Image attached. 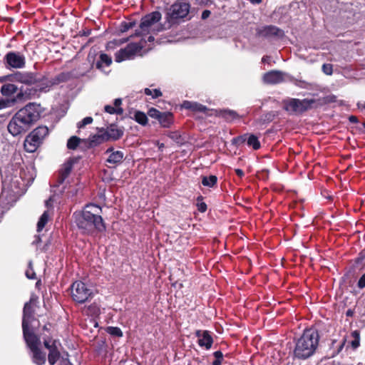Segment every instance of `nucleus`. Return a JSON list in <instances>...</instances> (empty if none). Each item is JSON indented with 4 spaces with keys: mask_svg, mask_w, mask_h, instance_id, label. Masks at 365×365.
Here are the masks:
<instances>
[{
    "mask_svg": "<svg viewBox=\"0 0 365 365\" xmlns=\"http://www.w3.org/2000/svg\"><path fill=\"white\" fill-rule=\"evenodd\" d=\"M4 62L8 68L21 69L25 67L26 57L19 52L10 51L4 56Z\"/></svg>",
    "mask_w": 365,
    "mask_h": 365,
    "instance_id": "nucleus-10",
    "label": "nucleus"
},
{
    "mask_svg": "<svg viewBox=\"0 0 365 365\" xmlns=\"http://www.w3.org/2000/svg\"><path fill=\"white\" fill-rule=\"evenodd\" d=\"M140 47L136 43L128 44L125 48L120 49L115 54V61L121 62L126 59L131 58L135 54L139 51Z\"/></svg>",
    "mask_w": 365,
    "mask_h": 365,
    "instance_id": "nucleus-11",
    "label": "nucleus"
},
{
    "mask_svg": "<svg viewBox=\"0 0 365 365\" xmlns=\"http://www.w3.org/2000/svg\"><path fill=\"white\" fill-rule=\"evenodd\" d=\"M53 201V197H50L48 200H47L46 201V202H45L46 206L47 207H52Z\"/></svg>",
    "mask_w": 365,
    "mask_h": 365,
    "instance_id": "nucleus-51",
    "label": "nucleus"
},
{
    "mask_svg": "<svg viewBox=\"0 0 365 365\" xmlns=\"http://www.w3.org/2000/svg\"><path fill=\"white\" fill-rule=\"evenodd\" d=\"M104 110L109 114H113L114 113V107L110 105H107L104 107Z\"/></svg>",
    "mask_w": 365,
    "mask_h": 365,
    "instance_id": "nucleus-44",
    "label": "nucleus"
},
{
    "mask_svg": "<svg viewBox=\"0 0 365 365\" xmlns=\"http://www.w3.org/2000/svg\"><path fill=\"white\" fill-rule=\"evenodd\" d=\"M247 133L233 138L231 140L232 145L238 148L246 142Z\"/></svg>",
    "mask_w": 365,
    "mask_h": 365,
    "instance_id": "nucleus-30",
    "label": "nucleus"
},
{
    "mask_svg": "<svg viewBox=\"0 0 365 365\" xmlns=\"http://www.w3.org/2000/svg\"><path fill=\"white\" fill-rule=\"evenodd\" d=\"M98 138H99V137L93 136V139L90 140L91 145L94 144L96 143H98Z\"/></svg>",
    "mask_w": 365,
    "mask_h": 365,
    "instance_id": "nucleus-56",
    "label": "nucleus"
},
{
    "mask_svg": "<svg viewBox=\"0 0 365 365\" xmlns=\"http://www.w3.org/2000/svg\"><path fill=\"white\" fill-rule=\"evenodd\" d=\"M257 34L259 36H262V37H265V38H269V37H272V36L282 38L284 36V33L281 29H279L275 26H273V25H269V26H263L262 28L258 29Z\"/></svg>",
    "mask_w": 365,
    "mask_h": 365,
    "instance_id": "nucleus-13",
    "label": "nucleus"
},
{
    "mask_svg": "<svg viewBox=\"0 0 365 365\" xmlns=\"http://www.w3.org/2000/svg\"><path fill=\"white\" fill-rule=\"evenodd\" d=\"M202 331L201 330H197L195 332V336L198 338V339H200L202 337Z\"/></svg>",
    "mask_w": 365,
    "mask_h": 365,
    "instance_id": "nucleus-57",
    "label": "nucleus"
},
{
    "mask_svg": "<svg viewBox=\"0 0 365 365\" xmlns=\"http://www.w3.org/2000/svg\"><path fill=\"white\" fill-rule=\"evenodd\" d=\"M108 330L110 334H112V335L114 334V328L113 327H108Z\"/></svg>",
    "mask_w": 365,
    "mask_h": 365,
    "instance_id": "nucleus-60",
    "label": "nucleus"
},
{
    "mask_svg": "<svg viewBox=\"0 0 365 365\" xmlns=\"http://www.w3.org/2000/svg\"><path fill=\"white\" fill-rule=\"evenodd\" d=\"M211 14V11L210 10H204L202 13L201 18L205 20L207 19Z\"/></svg>",
    "mask_w": 365,
    "mask_h": 365,
    "instance_id": "nucleus-45",
    "label": "nucleus"
},
{
    "mask_svg": "<svg viewBox=\"0 0 365 365\" xmlns=\"http://www.w3.org/2000/svg\"><path fill=\"white\" fill-rule=\"evenodd\" d=\"M198 344L201 347H205L206 349H210L213 344V339L209 331L205 330L202 331V337L198 339Z\"/></svg>",
    "mask_w": 365,
    "mask_h": 365,
    "instance_id": "nucleus-20",
    "label": "nucleus"
},
{
    "mask_svg": "<svg viewBox=\"0 0 365 365\" xmlns=\"http://www.w3.org/2000/svg\"><path fill=\"white\" fill-rule=\"evenodd\" d=\"M153 40H154V37H153V36H150L148 37V41H153Z\"/></svg>",
    "mask_w": 365,
    "mask_h": 365,
    "instance_id": "nucleus-64",
    "label": "nucleus"
},
{
    "mask_svg": "<svg viewBox=\"0 0 365 365\" xmlns=\"http://www.w3.org/2000/svg\"><path fill=\"white\" fill-rule=\"evenodd\" d=\"M73 167V163L71 161H68L64 163L62 169L61 170V182H62L70 174Z\"/></svg>",
    "mask_w": 365,
    "mask_h": 365,
    "instance_id": "nucleus-28",
    "label": "nucleus"
},
{
    "mask_svg": "<svg viewBox=\"0 0 365 365\" xmlns=\"http://www.w3.org/2000/svg\"><path fill=\"white\" fill-rule=\"evenodd\" d=\"M31 307L29 303H26L24 308V318L23 322L26 320V324L29 325V323L30 322V318L31 317Z\"/></svg>",
    "mask_w": 365,
    "mask_h": 365,
    "instance_id": "nucleus-34",
    "label": "nucleus"
},
{
    "mask_svg": "<svg viewBox=\"0 0 365 365\" xmlns=\"http://www.w3.org/2000/svg\"><path fill=\"white\" fill-rule=\"evenodd\" d=\"M235 171L236 175L238 177H240V178H242L245 175V173L242 169L237 168V169H235Z\"/></svg>",
    "mask_w": 365,
    "mask_h": 365,
    "instance_id": "nucleus-47",
    "label": "nucleus"
},
{
    "mask_svg": "<svg viewBox=\"0 0 365 365\" xmlns=\"http://www.w3.org/2000/svg\"><path fill=\"white\" fill-rule=\"evenodd\" d=\"M128 361L125 360V361H123V360H121L118 365H125Z\"/></svg>",
    "mask_w": 365,
    "mask_h": 365,
    "instance_id": "nucleus-63",
    "label": "nucleus"
},
{
    "mask_svg": "<svg viewBox=\"0 0 365 365\" xmlns=\"http://www.w3.org/2000/svg\"><path fill=\"white\" fill-rule=\"evenodd\" d=\"M197 210L202 213L206 212L207 209V204L203 202V197L202 195H200L197 198Z\"/></svg>",
    "mask_w": 365,
    "mask_h": 365,
    "instance_id": "nucleus-35",
    "label": "nucleus"
},
{
    "mask_svg": "<svg viewBox=\"0 0 365 365\" xmlns=\"http://www.w3.org/2000/svg\"><path fill=\"white\" fill-rule=\"evenodd\" d=\"M161 19L160 12L155 11L144 16L140 21L139 29L135 31L136 36H142L148 34L150 28Z\"/></svg>",
    "mask_w": 365,
    "mask_h": 365,
    "instance_id": "nucleus-7",
    "label": "nucleus"
},
{
    "mask_svg": "<svg viewBox=\"0 0 365 365\" xmlns=\"http://www.w3.org/2000/svg\"><path fill=\"white\" fill-rule=\"evenodd\" d=\"M123 113V110L120 106L115 107V114L116 115H121Z\"/></svg>",
    "mask_w": 365,
    "mask_h": 365,
    "instance_id": "nucleus-54",
    "label": "nucleus"
},
{
    "mask_svg": "<svg viewBox=\"0 0 365 365\" xmlns=\"http://www.w3.org/2000/svg\"><path fill=\"white\" fill-rule=\"evenodd\" d=\"M50 218V214L48 211H45L40 217L37 223V232H40L43 230L46 223L48 222Z\"/></svg>",
    "mask_w": 365,
    "mask_h": 365,
    "instance_id": "nucleus-27",
    "label": "nucleus"
},
{
    "mask_svg": "<svg viewBox=\"0 0 365 365\" xmlns=\"http://www.w3.org/2000/svg\"><path fill=\"white\" fill-rule=\"evenodd\" d=\"M43 111L36 103H30L18 110L8 124V130L13 136L26 133L38 120Z\"/></svg>",
    "mask_w": 365,
    "mask_h": 365,
    "instance_id": "nucleus-1",
    "label": "nucleus"
},
{
    "mask_svg": "<svg viewBox=\"0 0 365 365\" xmlns=\"http://www.w3.org/2000/svg\"><path fill=\"white\" fill-rule=\"evenodd\" d=\"M44 346L46 349L49 350L48 354V362L51 365H53L57 360L59 359L60 352L58 350V346H60V343L56 340L53 341H44Z\"/></svg>",
    "mask_w": 365,
    "mask_h": 365,
    "instance_id": "nucleus-12",
    "label": "nucleus"
},
{
    "mask_svg": "<svg viewBox=\"0 0 365 365\" xmlns=\"http://www.w3.org/2000/svg\"><path fill=\"white\" fill-rule=\"evenodd\" d=\"M315 99L290 98L284 101V109L292 114H302L313 108Z\"/></svg>",
    "mask_w": 365,
    "mask_h": 365,
    "instance_id": "nucleus-4",
    "label": "nucleus"
},
{
    "mask_svg": "<svg viewBox=\"0 0 365 365\" xmlns=\"http://www.w3.org/2000/svg\"><path fill=\"white\" fill-rule=\"evenodd\" d=\"M349 120L350 123H359L358 118L356 115H350L349 117Z\"/></svg>",
    "mask_w": 365,
    "mask_h": 365,
    "instance_id": "nucleus-48",
    "label": "nucleus"
},
{
    "mask_svg": "<svg viewBox=\"0 0 365 365\" xmlns=\"http://www.w3.org/2000/svg\"><path fill=\"white\" fill-rule=\"evenodd\" d=\"M30 134L42 143L43 139L48 135V128L46 126H38L34 129Z\"/></svg>",
    "mask_w": 365,
    "mask_h": 365,
    "instance_id": "nucleus-22",
    "label": "nucleus"
},
{
    "mask_svg": "<svg viewBox=\"0 0 365 365\" xmlns=\"http://www.w3.org/2000/svg\"><path fill=\"white\" fill-rule=\"evenodd\" d=\"M168 137L172 139L178 144H182L184 142V138L182 137V135L178 131L169 132L168 134Z\"/></svg>",
    "mask_w": 365,
    "mask_h": 365,
    "instance_id": "nucleus-29",
    "label": "nucleus"
},
{
    "mask_svg": "<svg viewBox=\"0 0 365 365\" xmlns=\"http://www.w3.org/2000/svg\"><path fill=\"white\" fill-rule=\"evenodd\" d=\"M322 71L327 75H331L333 73V66L329 63H324L322 66Z\"/></svg>",
    "mask_w": 365,
    "mask_h": 365,
    "instance_id": "nucleus-39",
    "label": "nucleus"
},
{
    "mask_svg": "<svg viewBox=\"0 0 365 365\" xmlns=\"http://www.w3.org/2000/svg\"><path fill=\"white\" fill-rule=\"evenodd\" d=\"M246 143L248 147L252 148L255 150H257L261 148V143L257 136L252 133H247Z\"/></svg>",
    "mask_w": 365,
    "mask_h": 365,
    "instance_id": "nucleus-24",
    "label": "nucleus"
},
{
    "mask_svg": "<svg viewBox=\"0 0 365 365\" xmlns=\"http://www.w3.org/2000/svg\"><path fill=\"white\" fill-rule=\"evenodd\" d=\"M101 208L94 204L87 205L82 211L73 214L75 222L83 232L91 233L103 230L104 225L101 215Z\"/></svg>",
    "mask_w": 365,
    "mask_h": 365,
    "instance_id": "nucleus-3",
    "label": "nucleus"
},
{
    "mask_svg": "<svg viewBox=\"0 0 365 365\" xmlns=\"http://www.w3.org/2000/svg\"><path fill=\"white\" fill-rule=\"evenodd\" d=\"M219 115L227 122H232L240 118V115L236 111L230 109L220 110Z\"/></svg>",
    "mask_w": 365,
    "mask_h": 365,
    "instance_id": "nucleus-21",
    "label": "nucleus"
},
{
    "mask_svg": "<svg viewBox=\"0 0 365 365\" xmlns=\"http://www.w3.org/2000/svg\"><path fill=\"white\" fill-rule=\"evenodd\" d=\"M14 83L8 81L1 86V93L3 96H11L17 92L18 87Z\"/></svg>",
    "mask_w": 365,
    "mask_h": 365,
    "instance_id": "nucleus-23",
    "label": "nucleus"
},
{
    "mask_svg": "<svg viewBox=\"0 0 365 365\" xmlns=\"http://www.w3.org/2000/svg\"><path fill=\"white\" fill-rule=\"evenodd\" d=\"M354 314V312L351 309H348L346 312V315L347 317H352Z\"/></svg>",
    "mask_w": 365,
    "mask_h": 365,
    "instance_id": "nucleus-59",
    "label": "nucleus"
},
{
    "mask_svg": "<svg viewBox=\"0 0 365 365\" xmlns=\"http://www.w3.org/2000/svg\"><path fill=\"white\" fill-rule=\"evenodd\" d=\"M28 324H26V320L22 322V327L24 336L26 340V342L29 347L30 349H34L36 347H38L40 344L39 339L32 332L29 331Z\"/></svg>",
    "mask_w": 365,
    "mask_h": 365,
    "instance_id": "nucleus-14",
    "label": "nucleus"
},
{
    "mask_svg": "<svg viewBox=\"0 0 365 365\" xmlns=\"http://www.w3.org/2000/svg\"><path fill=\"white\" fill-rule=\"evenodd\" d=\"M263 81L268 84H277L284 81V73L279 71H270L263 76Z\"/></svg>",
    "mask_w": 365,
    "mask_h": 365,
    "instance_id": "nucleus-15",
    "label": "nucleus"
},
{
    "mask_svg": "<svg viewBox=\"0 0 365 365\" xmlns=\"http://www.w3.org/2000/svg\"><path fill=\"white\" fill-rule=\"evenodd\" d=\"M148 115L151 118L158 120L160 125L163 128H170L174 123V116L171 112H161L155 108H150L148 110Z\"/></svg>",
    "mask_w": 365,
    "mask_h": 365,
    "instance_id": "nucleus-9",
    "label": "nucleus"
},
{
    "mask_svg": "<svg viewBox=\"0 0 365 365\" xmlns=\"http://www.w3.org/2000/svg\"><path fill=\"white\" fill-rule=\"evenodd\" d=\"M31 352V359L34 364L37 365L44 364L46 362V354L42 352L37 346L34 349H30Z\"/></svg>",
    "mask_w": 365,
    "mask_h": 365,
    "instance_id": "nucleus-19",
    "label": "nucleus"
},
{
    "mask_svg": "<svg viewBox=\"0 0 365 365\" xmlns=\"http://www.w3.org/2000/svg\"><path fill=\"white\" fill-rule=\"evenodd\" d=\"M215 360L212 361V365H221L223 359V354L221 351H216L213 353Z\"/></svg>",
    "mask_w": 365,
    "mask_h": 365,
    "instance_id": "nucleus-37",
    "label": "nucleus"
},
{
    "mask_svg": "<svg viewBox=\"0 0 365 365\" xmlns=\"http://www.w3.org/2000/svg\"><path fill=\"white\" fill-rule=\"evenodd\" d=\"M319 329L317 325L306 328L302 335L295 340L293 358L304 361L313 356L319 347Z\"/></svg>",
    "mask_w": 365,
    "mask_h": 365,
    "instance_id": "nucleus-2",
    "label": "nucleus"
},
{
    "mask_svg": "<svg viewBox=\"0 0 365 365\" xmlns=\"http://www.w3.org/2000/svg\"><path fill=\"white\" fill-rule=\"evenodd\" d=\"M144 93L147 96H151L152 98H158L159 97H161L163 96V93L160 89H153L151 90L148 88H145L144 89Z\"/></svg>",
    "mask_w": 365,
    "mask_h": 365,
    "instance_id": "nucleus-31",
    "label": "nucleus"
},
{
    "mask_svg": "<svg viewBox=\"0 0 365 365\" xmlns=\"http://www.w3.org/2000/svg\"><path fill=\"white\" fill-rule=\"evenodd\" d=\"M4 105H5V103L4 102V101L0 100V109L2 108L3 107H4Z\"/></svg>",
    "mask_w": 365,
    "mask_h": 365,
    "instance_id": "nucleus-62",
    "label": "nucleus"
},
{
    "mask_svg": "<svg viewBox=\"0 0 365 365\" xmlns=\"http://www.w3.org/2000/svg\"><path fill=\"white\" fill-rule=\"evenodd\" d=\"M60 365H72L67 359H62Z\"/></svg>",
    "mask_w": 365,
    "mask_h": 365,
    "instance_id": "nucleus-52",
    "label": "nucleus"
},
{
    "mask_svg": "<svg viewBox=\"0 0 365 365\" xmlns=\"http://www.w3.org/2000/svg\"><path fill=\"white\" fill-rule=\"evenodd\" d=\"M112 173H113V168L111 166L108 165V168L104 170L105 175H110Z\"/></svg>",
    "mask_w": 365,
    "mask_h": 365,
    "instance_id": "nucleus-49",
    "label": "nucleus"
},
{
    "mask_svg": "<svg viewBox=\"0 0 365 365\" xmlns=\"http://www.w3.org/2000/svg\"><path fill=\"white\" fill-rule=\"evenodd\" d=\"M38 81L37 76L31 72H15L12 74L0 77V82H15L25 85H33Z\"/></svg>",
    "mask_w": 365,
    "mask_h": 365,
    "instance_id": "nucleus-6",
    "label": "nucleus"
},
{
    "mask_svg": "<svg viewBox=\"0 0 365 365\" xmlns=\"http://www.w3.org/2000/svg\"><path fill=\"white\" fill-rule=\"evenodd\" d=\"M202 185L208 187H213L217 185V178L216 175L202 176Z\"/></svg>",
    "mask_w": 365,
    "mask_h": 365,
    "instance_id": "nucleus-26",
    "label": "nucleus"
},
{
    "mask_svg": "<svg viewBox=\"0 0 365 365\" xmlns=\"http://www.w3.org/2000/svg\"><path fill=\"white\" fill-rule=\"evenodd\" d=\"M190 4L184 0L174 3L166 14V19L170 24L176 23L177 20L186 17L190 11Z\"/></svg>",
    "mask_w": 365,
    "mask_h": 365,
    "instance_id": "nucleus-5",
    "label": "nucleus"
},
{
    "mask_svg": "<svg viewBox=\"0 0 365 365\" xmlns=\"http://www.w3.org/2000/svg\"><path fill=\"white\" fill-rule=\"evenodd\" d=\"M123 135V131L119 129H115V140L120 138Z\"/></svg>",
    "mask_w": 365,
    "mask_h": 365,
    "instance_id": "nucleus-53",
    "label": "nucleus"
},
{
    "mask_svg": "<svg viewBox=\"0 0 365 365\" xmlns=\"http://www.w3.org/2000/svg\"><path fill=\"white\" fill-rule=\"evenodd\" d=\"M26 275L29 279L35 278V273L32 270H27L26 272Z\"/></svg>",
    "mask_w": 365,
    "mask_h": 365,
    "instance_id": "nucleus-46",
    "label": "nucleus"
},
{
    "mask_svg": "<svg viewBox=\"0 0 365 365\" xmlns=\"http://www.w3.org/2000/svg\"><path fill=\"white\" fill-rule=\"evenodd\" d=\"M112 62L110 56L105 53H101L100 55L99 60L96 63V66L105 73H108L110 72V69L107 70V68L110 67Z\"/></svg>",
    "mask_w": 365,
    "mask_h": 365,
    "instance_id": "nucleus-17",
    "label": "nucleus"
},
{
    "mask_svg": "<svg viewBox=\"0 0 365 365\" xmlns=\"http://www.w3.org/2000/svg\"><path fill=\"white\" fill-rule=\"evenodd\" d=\"M275 117L276 114L274 113V112H268L262 116V120L263 121V123H269L272 122Z\"/></svg>",
    "mask_w": 365,
    "mask_h": 365,
    "instance_id": "nucleus-38",
    "label": "nucleus"
},
{
    "mask_svg": "<svg viewBox=\"0 0 365 365\" xmlns=\"http://www.w3.org/2000/svg\"><path fill=\"white\" fill-rule=\"evenodd\" d=\"M91 291L82 282H76L71 287V296L78 303H83L91 296Z\"/></svg>",
    "mask_w": 365,
    "mask_h": 365,
    "instance_id": "nucleus-8",
    "label": "nucleus"
},
{
    "mask_svg": "<svg viewBox=\"0 0 365 365\" xmlns=\"http://www.w3.org/2000/svg\"><path fill=\"white\" fill-rule=\"evenodd\" d=\"M135 25V21H123L121 22L120 25V32L124 33L127 31L129 29L133 28Z\"/></svg>",
    "mask_w": 365,
    "mask_h": 365,
    "instance_id": "nucleus-36",
    "label": "nucleus"
},
{
    "mask_svg": "<svg viewBox=\"0 0 365 365\" xmlns=\"http://www.w3.org/2000/svg\"><path fill=\"white\" fill-rule=\"evenodd\" d=\"M250 1L252 3V4H260L262 3V0H250Z\"/></svg>",
    "mask_w": 365,
    "mask_h": 365,
    "instance_id": "nucleus-61",
    "label": "nucleus"
},
{
    "mask_svg": "<svg viewBox=\"0 0 365 365\" xmlns=\"http://www.w3.org/2000/svg\"><path fill=\"white\" fill-rule=\"evenodd\" d=\"M123 336V332L121 329L117 327H115V336L121 337Z\"/></svg>",
    "mask_w": 365,
    "mask_h": 365,
    "instance_id": "nucleus-50",
    "label": "nucleus"
},
{
    "mask_svg": "<svg viewBox=\"0 0 365 365\" xmlns=\"http://www.w3.org/2000/svg\"><path fill=\"white\" fill-rule=\"evenodd\" d=\"M351 336L354 338L351 342V346L353 349H357L360 346V332L358 330H355L351 333Z\"/></svg>",
    "mask_w": 365,
    "mask_h": 365,
    "instance_id": "nucleus-32",
    "label": "nucleus"
},
{
    "mask_svg": "<svg viewBox=\"0 0 365 365\" xmlns=\"http://www.w3.org/2000/svg\"><path fill=\"white\" fill-rule=\"evenodd\" d=\"M41 143L29 133L24 140V148L29 153L34 152Z\"/></svg>",
    "mask_w": 365,
    "mask_h": 365,
    "instance_id": "nucleus-18",
    "label": "nucleus"
},
{
    "mask_svg": "<svg viewBox=\"0 0 365 365\" xmlns=\"http://www.w3.org/2000/svg\"><path fill=\"white\" fill-rule=\"evenodd\" d=\"M345 342H346V340L344 339L343 341V342L339 345V346L338 347L337 350L333 351V353L331 354L330 358L335 357L336 356H337L342 351V349H343V348L344 346Z\"/></svg>",
    "mask_w": 365,
    "mask_h": 365,
    "instance_id": "nucleus-41",
    "label": "nucleus"
},
{
    "mask_svg": "<svg viewBox=\"0 0 365 365\" xmlns=\"http://www.w3.org/2000/svg\"><path fill=\"white\" fill-rule=\"evenodd\" d=\"M123 158V153L121 151H115V164L121 162Z\"/></svg>",
    "mask_w": 365,
    "mask_h": 365,
    "instance_id": "nucleus-43",
    "label": "nucleus"
},
{
    "mask_svg": "<svg viewBox=\"0 0 365 365\" xmlns=\"http://www.w3.org/2000/svg\"><path fill=\"white\" fill-rule=\"evenodd\" d=\"M107 163L110 164L114 163V156L113 154H111L109 158L107 159Z\"/></svg>",
    "mask_w": 365,
    "mask_h": 365,
    "instance_id": "nucleus-55",
    "label": "nucleus"
},
{
    "mask_svg": "<svg viewBox=\"0 0 365 365\" xmlns=\"http://www.w3.org/2000/svg\"><path fill=\"white\" fill-rule=\"evenodd\" d=\"M133 119L143 126H145L148 123L147 115L144 112L140 110H136L135 112Z\"/></svg>",
    "mask_w": 365,
    "mask_h": 365,
    "instance_id": "nucleus-25",
    "label": "nucleus"
},
{
    "mask_svg": "<svg viewBox=\"0 0 365 365\" xmlns=\"http://www.w3.org/2000/svg\"><path fill=\"white\" fill-rule=\"evenodd\" d=\"M121 103H122L121 98H115V107L120 106Z\"/></svg>",
    "mask_w": 365,
    "mask_h": 365,
    "instance_id": "nucleus-58",
    "label": "nucleus"
},
{
    "mask_svg": "<svg viewBox=\"0 0 365 365\" xmlns=\"http://www.w3.org/2000/svg\"><path fill=\"white\" fill-rule=\"evenodd\" d=\"M357 286L360 289H363L365 287V273L362 274V276L359 278Z\"/></svg>",
    "mask_w": 365,
    "mask_h": 365,
    "instance_id": "nucleus-42",
    "label": "nucleus"
},
{
    "mask_svg": "<svg viewBox=\"0 0 365 365\" xmlns=\"http://www.w3.org/2000/svg\"><path fill=\"white\" fill-rule=\"evenodd\" d=\"M181 108L188 110H191L194 113H205L208 110L207 106L200 103L190 101H184L181 104Z\"/></svg>",
    "mask_w": 365,
    "mask_h": 365,
    "instance_id": "nucleus-16",
    "label": "nucleus"
},
{
    "mask_svg": "<svg viewBox=\"0 0 365 365\" xmlns=\"http://www.w3.org/2000/svg\"><path fill=\"white\" fill-rule=\"evenodd\" d=\"M82 140L76 136H72L67 142V147L68 149L74 150Z\"/></svg>",
    "mask_w": 365,
    "mask_h": 365,
    "instance_id": "nucleus-33",
    "label": "nucleus"
},
{
    "mask_svg": "<svg viewBox=\"0 0 365 365\" xmlns=\"http://www.w3.org/2000/svg\"><path fill=\"white\" fill-rule=\"evenodd\" d=\"M93 122L91 117H86L81 122L78 123V128L80 129L86 125L91 124Z\"/></svg>",
    "mask_w": 365,
    "mask_h": 365,
    "instance_id": "nucleus-40",
    "label": "nucleus"
}]
</instances>
